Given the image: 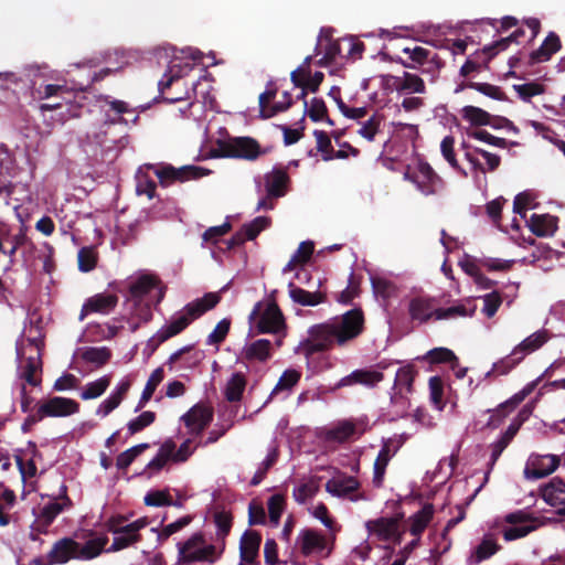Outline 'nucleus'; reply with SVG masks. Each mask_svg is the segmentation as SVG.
Here are the masks:
<instances>
[{
	"label": "nucleus",
	"mask_w": 565,
	"mask_h": 565,
	"mask_svg": "<svg viewBox=\"0 0 565 565\" xmlns=\"http://www.w3.org/2000/svg\"><path fill=\"white\" fill-rule=\"evenodd\" d=\"M289 183L290 178L285 167H275L264 175V185L269 198L285 196Z\"/></svg>",
	"instance_id": "f3484780"
},
{
	"label": "nucleus",
	"mask_w": 565,
	"mask_h": 565,
	"mask_svg": "<svg viewBox=\"0 0 565 565\" xmlns=\"http://www.w3.org/2000/svg\"><path fill=\"white\" fill-rule=\"evenodd\" d=\"M382 122V116L379 114L372 115L359 129V135L365 138L369 141H373L375 135L379 131V128Z\"/></svg>",
	"instance_id": "69168bd1"
},
{
	"label": "nucleus",
	"mask_w": 565,
	"mask_h": 565,
	"mask_svg": "<svg viewBox=\"0 0 565 565\" xmlns=\"http://www.w3.org/2000/svg\"><path fill=\"white\" fill-rule=\"evenodd\" d=\"M318 492V486L313 482L301 483L298 487L294 488L292 497L296 502L299 504H303L308 499L316 495Z\"/></svg>",
	"instance_id": "774afa93"
},
{
	"label": "nucleus",
	"mask_w": 565,
	"mask_h": 565,
	"mask_svg": "<svg viewBox=\"0 0 565 565\" xmlns=\"http://www.w3.org/2000/svg\"><path fill=\"white\" fill-rule=\"evenodd\" d=\"M301 374L296 370H286L279 377L276 386L274 387L270 396L280 391H290L300 380Z\"/></svg>",
	"instance_id": "6e6d98bb"
},
{
	"label": "nucleus",
	"mask_w": 565,
	"mask_h": 565,
	"mask_svg": "<svg viewBox=\"0 0 565 565\" xmlns=\"http://www.w3.org/2000/svg\"><path fill=\"white\" fill-rule=\"evenodd\" d=\"M462 87L475 89L492 99L495 100H508V96L505 93L495 85L489 84V83H479V82H466Z\"/></svg>",
	"instance_id": "a18cd8bd"
},
{
	"label": "nucleus",
	"mask_w": 565,
	"mask_h": 565,
	"mask_svg": "<svg viewBox=\"0 0 565 565\" xmlns=\"http://www.w3.org/2000/svg\"><path fill=\"white\" fill-rule=\"evenodd\" d=\"M513 88L518 93V96L524 102H530L532 97L545 92L544 85L537 82L514 85Z\"/></svg>",
	"instance_id": "13d9d810"
},
{
	"label": "nucleus",
	"mask_w": 565,
	"mask_h": 565,
	"mask_svg": "<svg viewBox=\"0 0 565 565\" xmlns=\"http://www.w3.org/2000/svg\"><path fill=\"white\" fill-rule=\"evenodd\" d=\"M288 292L295 303L303 307H315L327 300V295L319 289L316 288L313 291L306 290L294 282H289Z\"/></svg>",
	"instance_id": "393cba45"
},
{
	"label": "nucleus",
	"mask_w": 565,
	"mask_h": 565,
	"mask_svg": "<svg viewBox=\"0 0 565 565\" xmlns=\"http://www.w3.org/2000/svg\"><path fill=\"white\" fill-rule=\"evenodd\" d=\"M164 372L163 369L157 367L149 376L146 386L142 391L141 397L139 399V403L136 407V412L143 408L145 405L151 399L154 391L157 390L158 385L163 381Z\"/></svg>",
	"instance_id": "a19ab883"
},
{
	"label": "nucleus",
	"mask_w": 565,
	"mask_h": 565,
	"mask_svg": "<svg viewBox=\"0 0 565 565\" xmlns=\"http://www.w3.org/2000/svg\"><path fill=\"white\" fill-rule=\"evenodd\" d=\"M431 364L450 363L452 367L458 364L456 354L447 348H435L429 350L424 356Z\"/></svg>",
	"instance_id": "8fccbe9b"
},
{
	"label": "nucleus",
	"mask_w": 565,
	"mask_h": 565,
	"mask_svg": "<svg viewBox=\"0 0 565 565\" xmlns=\"http://www.w3.org/2000/svg\"><path fill=\"white\" fill-rule=\"evenodd\" d=\"M365 527L370 535H375L380 541H391L399 529L398 518H379L365 522Z\"/></svg>",
	"instance_id": "aec40b11"
},
{
	"label": "nucleus",
	"mask_w": 565,
	"mask_h": 565,
	"mask_svg": "<svg viewBox=\"0 0 565 565\" xmlns=\"http://www.w3.org/2000/svg\"><path fill=\"white\" fill-rule=\"evenodd\" d=\"M309 118L315 121L326 120L330 126H333V120L328 116V108L322 98H312L307 109Z\"/></svg>",
	"instance_id": "3c124183"
},
{
	"label": "nucleus",
	"mask_w": 565,
	"mask_h": 565,
	"mask_svg": "<svg viewBox=\"0 0 565 565\" xmlns=\"http://www.w3.org/2000/svg\"><path fill=\"white\" fill-rule=\"evenodd\" d=\"M129 300L132 302L154 300L160 303L166 295V287L161 280L153 275H141L129 285Z\"/></svg>",
	"instance_id": "39448f33"
},
{
	"label": "nucleus",
	"mask_w": 565,
	"mask_h": 565,
	"mask_svg": "<svg viewBox=\"0 0 565 565\" xmlns=\"http://www.w3.org/2000/svg\"><path fill=\"white\" fill-rule=\"evenodd\" d=\"M154 173L159 179L161 186H169L175 182L183 183L190 180H198L202 177L209 175L211 171L198 166L174 168L171 164H164L161 168H156Z\"/></svg>",
	"instance_id": "423d86ee"
},
{
	"label": "nucleus",
	"mask_w": 565,
	"mask_h": 565,
	"mask_svg": "<svg viewBox=\"0 0 565 565\" xmlns=\"http://www.w3.org/2000/svg\"><path fill=\"white\" fill-rule=\"evenodd\" d=\"M434 515V507L433 504H425L418 512H416L413 516H411L409 522V532L414 536L420 537L422 533L425 531L427 525Z\"/></svg>",
	"instance_id": "c9c22d12"
},
{
	"label": "nucleus",
	"mask_w": 565,
	"mask_h": 565,
	"mask_svg": "<svg viewBox=\"0 0 565 565\" xmlns=\"http://www.w3.org/2000/svg\"><path fill=\"white\" fill-rule=\"evenodd\" d=\"M118 303V297L115 294H97L89 297L83 305L79 320L89 313L107 315L113 311Z\"/></svg>",
	"instance_id": "a211bd4d"
},
{
	"label": "nucleus",
	"mask_w": 565,
	"mask_h": 565,
	"mask_svg": "<svg viewBox=\"0 0 565 565\" xmlns=\"http://www.w3.org/2000/svg\"><path fill=\"white\" fill-rule=\"evenodd\" d=\"M462 118L473 126H487L491 124L492 116L476 106H465L461 110Z\"/></svg>",
	"instance_id": "49530a36"
},
{
	"label": "nucleus",
	"mask_w": 565,
	"mask_h": 565,
	"mask_svg": "<svg viewBox=\"0 0 565 565\" xmlns=\"http://www.w3.org/2000/svg\"><path fill=\"white\" fill-rule=\"evenodd\" d=\"M246 384V376L242 372L234 373L226 383L224 391L225 398L231 403L239 402Z\"/></svg>",
	"instance_id": "4c0bfd02"
},
{
	"label": "nucleus",
	"mask_w": 565,
	"mask_h": 565,
	"mask_svg": "<svg viewBox=\"0 0 565 565\" xmlns=\"http://www.w3.org/2000/svg\"><path fill=\"white\" fill-rule=\"evenodd\" d=\"M277 95V87L273 82H269L267 84V88L265 92H263L258 97V105H259V117L263 119H268L274 117L275 115L279 113H284L288 110L292 104L294 100L291 98L290 93L284 92L282 97L287 98V102H277L273 105H269L270 102L276 97Z\"/></svg>",
	"instance_id": "1a4fd4ad"
},
{
	"label": "nucleus",
	"mask_w": 565,
	"mask_h": 565,
	"mask_svg": "<svg viewBox=\"0 0 565 565\" xmlns=\"http://www.w3.org/2000/svg\"><path fill=\"white\" fill-rule=\"evenodd\" d=\"M278 460V450L273 448L265 460L262 462L255 475L250 480V486H258L266 477L268 470L277 462Z\"/></svg>",
	"instance_id": "603ef678"
},
{
	"label": "nucleus",
	"mask_w": 565,
	"mask_h": 565,
	"mask_svg": "<svg viewBox=\"0 0 565 565\" xmlns=\"http://www.w3.org/2000/svg\"><path fill=\"white\" fill-rule=\"evenodd\" d=\"M271 342L267 339H259L246 345L242 352L246 361L266 362L270 359Z\"/></svg>",
	"instance_id": "7c9ffc66"
},
{
	"label": "nucleus",
	"mask_w": 565,
	"mask_h": 565,
	"mask_svg": "<svg viewBox=\"0 0 565 565\" xmlns=\"http://www.w3.org/2000/svg\"><path fill=\"white\" fill-rule=\"evenodd\" d=\"M411 179L426 195L435 194L444 186L443 179L427 162H419L417 171L412 174Z\"/></svg>",
	"instance_id": "f8f14e48"
},
{
	"label": "nucleus",
	"mask_w": 565,
	"mask_h": 565,
	"mask_svg": "<svg viewBox=\"0 0 565 565\" xmlns=\"http://www.w3.org/2000/svg\"><path fill=\"white\" fill-rule=\"evenodd\" d=\"M203 542V535L195 533L184 543L179 544V553L185 562H214L216 558V547L212 544L199 547Z\"/></svg>",
	"instance_id": "0eeeda50"
},
{
	"label": "nucleus",
	"mask_w": 565,
	"mask_h": 565,
	"mask_svg": "<svg viewBox=\"0 0 565 565\" xmlns=\"http://www.w3.org/2000/svg\"><path fill=\"white\" fill-rule=\"evenodd\" d=\"M149 447L150 445L148 443H142L122 451L116 458V467L119 470H126L135 459L149 449Z\"/></svg>",
	"instance_id": "de8ad7c7"
},
{
	"label": "nucleus",
	"mask_w": 565,
	"mask_h": 565,
	"mask_svg": "<svg viewBox=\"0 0 565 565\" xmlns=\"http://www.w3.org/2000/svg\"><path fill=\"white\" fill-rule=\"evenodd\" d=\"M173 450H175V443L171 438L164 440L156 457L146 466L143 473L150 471L148 477H151L152 473L162 470L168 461H173Z\"/></svg>",
	"instance_id": "c85d7f7f"
},
{
	"label": "nucleus",
	"mask_w": 565,
	"mask_h": 565,
	"mask_svg": "<svg viewBox=\"0 0 565 565\" xmlns=\"http://www.w3.org/2000/svg\"><path fill=\"white\" fill-rule=\"evenodd\" d=\"M313 136L316 137L317 141V150L321 152L322 159L324 161L332 160L333 147L329 135L323 130L316 129L313 131Z\"/></svg>",
	"instance_id": "bf43d9fd"
},
{
	"label": "nucleus",
	"mask_w": 565,
	"mask_h": 565,
	"mask_svg": "<svg viewBox=\"0 0 565 565\" xmlns=\"http://www.w3.org/2000/svg\"><path fill=\"white\" fill-rule=\"evenodd\" d=\"M190 434L201 435L213 419V411L202 404L191 407L182 417Z\"/></svg>",
	"instance_id": "ddd939ff"
},
{
	"label": "nucleus",
	"mask_w": 565,
	"mask_h": 565,
	"mask_svg": "<svg viewBox=\"0 0 565 565\" xmlns=\"http://www.w3.org/2000/svg\"><path fill=\"white\" fill-rule=\"evenodd\" d=\"M143 501L148 507H166L172 503V497L168 490H154L148 492Z\"/></svg>",
	"instance_id": "338daca9"
},
{
	"label": "nucleus",
	"mask_w": 565,
	"mask_h": 565,
	"mask_svg": "<svg viewBox=\"0 0 565 565\" xmlns=\"http://www.w3.org/2000/svg\"><path fill=\"white\" fill-rule=\"evenodd\" d=\"M559 458L555 455L542 456L533 462L531 469H525V475L529 478L541 479L553 473L559 466Z\"/></svg>",
	"instance_id": "c756f323"
},
{
	"label": "nucleus",
	"mask_w": 565,
	"mask_h": 565,
	"mask_svg": "<svg viewBox=\"0 0 565 565\" xmlns=\"http://www.w3.org/2000/svg\"><path fill=\"white\" fill-rule=\"evenodd\" d=\"M561 47L562 43L559 36L555 32H550L541 46L530 53L527 65L533 66L550 61Z\"/></svg>",
	"instance_id": "4be33fe9"
},
{
	"label": "nucleus",
	"mask_w": 565,
	"mask_h": 565,
	"mask_svg": "<svg viewBox=\"0 0 565 565\" xmlns=\"http://www.w3.org/2000/svg\"><path fill=\"white\" fill-rule=\"evenodd\" d=\"M156 420V413L151 411H146L141 413L136 418L131 419L127 424L128 433L130 436L143 430L146 427L150 426Z\"/></svg>",
	"instance_id": "5fc2aeb1"
},
{
	"label": "nucleus",
	"mask_w": 565,
	"mask_h": 565,
	"mask_svg": "<svg viewBox=\"0 0 565 565\" xmlns=\"http://www.w3.org/2000/svg\"><path fill=\"white\" fill-rule=\"evenodd\" d=\"M61 499L62 502L52 501L41 509L36 518L38 530L40 532H46V529L54 522L56 516L65 509H68L73 505L72 500L66 494L65 486L62 487Z\"/></svg>",
	"instance_id": "2eb2a0df"
},
{
	"label": "nucleus",
	"mask_w": 565,
	"mask_h": 565,
	"mask_svg": "<svg viewBox=\"0 0 565 565\" xmlns=\"http://www.w3.org/2000/svg\"><path fill=\"white\" fill-rule=\"evenodd\" d=\"M231 328V320L222 319L217 322L214 330L209 334L206 343L210 345L221 344L227 337Z\"/></svg>",
	"instance_id": "680f3d73"
},
{
	"label": "nucleus",
	"mask_w": 565,
	"mask_h": 565,
	"mask_svg": "<svg viewBox=\"0 0 565 565\" xmlns=\"http://www.w3.org/2000/svg\"><path fill=\"white\" fill-rule=\"evenodd\" d=\"M175 67L177 65L170 66L169 72L163 75L162 79L158 84L162 98L169 103H175L184 99L183 96H177L175 93L170 92L172 84L179 82L181 78V70L175 72Z\"/></svg>",
	"instance_id": "f704fd0d"
},
{
	"label": "nucleus",
	"mask_w": 565,
	"mask_h": 565,
	"mask_svg": "<svg viewBox=\"0 0 565 565\" xmlns=\"http://www.w3.org/2000/svg\"><path fill=\"white\" fill-rule=\"evenodd\" d=\"M262 302H257L249 315L250 321L256 322L259 333H280L286 329L285 317L276 301L267 303L265 310L262 312Z\"/></svg>",
	"instance_id": "20e7f679"
},
{
	"label": "nucleus",
	"mask_w": 565,
	"mask_h": 565,
	"mask_svg": "<svg viewBox=\"0 0 565 565\" xmlns=\"http://www.w3.org/2000/svg\"><path fill=\"white\" fill-rule=\"evenodd\" d=\"M36 407L44 418L67 417L79 412V404L72 398L53 396L36 404Z\"/></svg>",
	"instance_id": "6e6552de"
},
{
	"label": "nucleus",
	"mask_w": 565,
	"mask_h": 565,
	"mask_svg": "<svg viewBox=\"0 0 565 565\" xmlns=\"http://www.w3.org/2000/svg\"><path fill=\"white\" fill-rule=\"evenodd\" d=\"M435 300L428 296H417L411 299L408 312L413 320L420 323L427 322L431 317L436 318Z\"/></svg>",
	"instance_id": "5701e85b"
},
{
	"label": "nucleus",
	"mask_w": 565,
	"mask_h": 565,
	"mask_svg": "<svg viewBox=\"0 0 565 565\" xmlns=\"http://www.w3.org/2000/svg\"><path fill=\"white\" fill-rule=\"evenodd\" d=\"M98 253L93 246H84L77 253V265L82 273H89L97 266Z\"/></svg>",
	"instance_id": "c03bdc74"
},
{
	"label": "nucleus",
	"mask_w": 565,
	"mask_h": 565,
	"mask_svg": "<svg viewBox=\"0 0 565 565\" xmlns=\"http://www.w3.org/2000/svg\"><path fill=\"white\" fill-rule=\"evenodd\" d=\"M296 545L299 547L302 556L308 557L312 554H319L327 548L326 536L313 529H302L296 540Z\"/></svg>",
	"instance_id": "4468645a"
},
{
	"label": "nucleus",
	"mask_w": 565,
	"mask_h": 565,
	"mask_svg": "<svg viewBox=\"0 0 565 565\" xmlns=\"http://www.w3.org/2000/svg\"><path fill=\"white\" fill-rule=\"evenodd\" d=\"M557 222L558 218L551 214H532L527 221V225L534 235L545 237L556 232Z\"/></svg>",
	"instance_id": "cd10ccee"
},
{
	"label": "nucleus",
	"mask_w": 565,
	"mask_h": 565,
	"mask_svg": "<svg viewBox=\"0 0 565 565\" xmlns=\"http://www.w3.org/2000/svg\"><path fill=\"white\" fill-rule=\"evenodd\" d=\"M547 339L546 330L534 332L513 349V355H523L524 358L526 354L540 349Z\"/></svg>",
	"instance_id": "e433bc0d"
},
{
	"label": "nucleus",
	"mask_w": 565,
	"mask_h": 565,
	"mask_svg": "<svg viewBox=\"0 0 565 565\" xmlns=\"http://www.w3.org/2000/svg\"><path fill=\"white\" fill-rule=\"evenodd\" d=\"M360 488V482L352 476H340L327 481L326 490L338 498H349L351 501L365 499L363 493L354 494Z\"/></svg>",
	"instance_id": "9b49d317"
},
{
	"label": "nucleus",
	"mask_w": 565,
	"mask_h": 565,
	"mask_svg": "<svg viewBox=\"0 0 565 565\" xmlns=\"http://www.w3.org/2000/svg\"><path fill=\"white\" fill-rule=\"evenodd\" d=\"M476 308L473 307L471 310H468L465 305H457L449 308H437L436 319H451L455 317H471L475 313Z\"/></svg>",
	"instance_id": "052dcab7"
},
{
	"label": "nucleus",
	"mask_w": 565,
	"mask_h": 565,
	"mask_svg": "<svg viewBox=\"0 0 565 565\" xmlns=\"http://www.w3.org/2000/svg\"><path fill=\"white\" fill-rule=\"evenodd\" d=\"M24 350L22 345L17 344V359L20 362L19 376L23 379L29 385L38 387L42 383V359L41 353L38 351L35 355H30L24 360Z\"/></svg>",
	"instance_id": "9d476101"
},
{
	"label": "nucleus",
	"mask_w": 565,
	"mask_h": 565,
	"mask_svg": "<svg viewBox=\"0 0 565 565\" xmlns=\"http://www.w3.org/2000/svg\"><path fill=\"white\" fill-rule=\"evenodd\" d=\"M392 458L390 445L385 443L381 450L377 454V457L374 461V471H373V484L376 488L382 487L386 467Z\"/></svg>",
	"instance_id": "58836bf2"
},
{
	"label": "nucleus",
	"mask_w": 565,
	"mask_h": 565,
	"mask_svg": "<svg viewBox=\"0 0 565 565\" xmlns=\"http://www.w3.org/2000/svg\"><path fill=\"white\" fill-rule=\"evenodd\" d=\"M364 323L362 309L353 308L326 322L313 324L308 329L309 337L300 342L298 352L310 358L334 345L344 347L363 333Z\"/></svg>",
	"instance_id": "f257e3e1"
},
{
	"label": "nucleus",
	"mask_w": 565,
	"mask_h": 565,
	"mask_svg": "<svg viewBox=\"0 0 565 565\" xmlns=\"http://www.w3.org/2000/svg\"><path fill=\"white\" fill-rule=\"evenodd\" d=\"M541 497L552 505H565V481L559 477L552 478L540 488Z\"/></svg>",
	"instance_id": "bb28decb"
},
{
	"label": "nucleus",
	"mask_w": 565,
	"mask_h": 565,
	"mask_svg": "<svg viewBox=\"0 0 565 565\" xmlns=\"http://www.w3.org/2000/svg\"><path fill=\"white\" fill-rule=\"evenodd\" d=\"M372 288L374 294L384 300L395 296L397 291L396 286L391 280L382 277L372 278Z\"/></svg>",
	"instance_id": "864d4df0"
},
{
	"label": "nucleus",
	"mask_w": 565,
	"mask_h": 565,
	"mask_svg": "<svg viewBox=\"0 0 565 565\" xmlns=\"http://www.w3.org/2000/svg\"><path fill=\"white\" fill-rule=\"evenodd\" d=\"M386 78L397 93L424 94L426 92L423 78L416 74L403 72L402 75H387Z\"/></svg>",
	"instance_id": "6ab92c4d"
},
{
	"label": "nucleus",
	"mask_w": 565,
	"mask_h": 565,
	"mask_svg": "<svg viewBox=\"0 0 565 565\" xmlns=\"http://www.w3.org/2000/svg\"><path fill=\"white\" fill-rule=\"evenodd\" d=\"M355 434V425L351 420H342L326 433V439L329 441L344 443Z\"/></svg>",
	"instance_id": "37998d69"
},
{
	"label": "nucleus",
	"mask_w": 565,
	"mask_h": 565,
	"mask_svg": "<svg viewBox=\"0 0 565 565\" xmlns=\"http://www.w3.org/2000/svg\"><path fill=\"white\" fill-rule=\"evenodd\" d=\"M110 385V376L105 375L98 380L87 383L81 393L82 399H94L102 396Z\"/></svg>",
	"instance_id": "09e8293b"
},
{
	"label": "nucleus",
	"mask_w": 565,
	"mask_h": 565,
	"mask_svg": "<svg viewBox=\"0 0 565 565\" xmlns=\"http://www.w3.org/2000/svg\"><path fill=\"white\" fill-rule=\"evenodd\" d=\"M271 223L268 216H257L250 223L244 224L242 227L245 231V238L250 241L255 239L258 234L266 230Z\"/></svg>",
	"instance_id": "4d7b16f0"
},
{
	"label": "nucleus",
	"mask_w": 565,
	"mask_h": 565,
	"mask_svg": "<svg viewBox=\"0 0 565 565\" xmlns=\"http://www.w3.org/2000/svg\"><path fill=\"white\" fill-rule=\"evenodd\" d=\"M126 521L125 516L118 515L113 516L107 522V529L109 532L114 533L116 536L113 540V544L108 551L116 552L124 550L134 543H137L141 540L140 535H135L132 532H125L122 523Z\"/></svg>",
	"instance_id": "dca6fc26"
},
{
	"label": "nucleus",
	"mask_w": 565,
	"mask_h": 565,
	"mask_svg": "<svg viewBox=\"0 0 565 565\" xmlns=\"http://www.w3.org/2000/svg\"><path fill=\"white\" fill-rule=\"evenodd\" d=\"M218 157L235 158L247 161L258 159L265 151L262 150L259 142L252 137H233L218 142L216 150Z\"/></svg>",
	"instance_id": "7ed1b4c3"
},
{
	"label": "nucleus",
	"mask_w": 565,
	"mask_h": 565,
	"mask_svg": "<svg viewBox=\"0 0 565 565\" xmlns=\"http://www.w3.org/2000/svg\"><path fill=\"white\" fill-rule=\"evenodd\" d=\"M262 543V535L254 530H247L241 537L239 555L242 562L253 564L258 557V552Z\"/></svg>",
	"instance_id": "b1692460"
},
{
	"label": "nucleus",
	"mask_w": 565,
	"mask_h": 565,
	"mask_svg": "<svg viewBox=\"0 0 565 565\" xmlns=\"http://www.w3.org/2000/svg\"><path fill=\"white\" fill-rule=\"evenodd\" d=\"M429 395L430 401L435 405L436 408L443 409L444 403V383L443 380L439 376H431L429 379Z\"/></svg>",
	"instance_id": "e2e57ef3"
},
{
	"label": "nucleus",
	"mask_w": 565,
	"mask_h": 565,
	"mask_svg": "<svg viewBox=\"0 0 565 565\" xmlns=\"http://www.w3.org/2000/svg\"><path fill=\"white\" fill-rule=\"evenodd\" d=\"M384 379V374L377 371L371 370H355L351 374L342 377L338 384L337 388L350 386L353 384H362L366 386H374L377 383L382 382Z\"/></svg>",
	"instance_id": "a878e982"
},
{
	"label": "nucleus",
	"mask_w": 565,
	"mask_h": 565,
	"mask_svg": "<svg viewBox=\"0 0 565 565\" xmlns=\"http://www.w3.org/2000/svg\"><path fill=\"white\" fill-rule=\"evenodd\" d=\"M500 550V545L491 535H486L480 544L475 548L471 555V563L479 564L480 562L490 558Z\"/></svg>",
	"instance_id": "ea45409f"
},
{
	"label": "nucleus",
	"mask_w": 565,
	"mask_h": 565,
	"mask_svg": "<svg viewBox=\"0 0 565 565\" xmlns=\"http://www.w3.org/2000/svg\"><path fill=\"white\" fill-rule=\"evenodd\" d=\"M221 301L216 292H207L202 298L186 303L170 322L157 331L147 342V349L153 353L163 342L183 332L194 320L213 309Z\"/></svg>",
	"instance_id": "f03ea898"
},
{
	"label": "nucleus",
	"mask_w": 565,
	"mask_h": 565,
	"mask_svg": "<svg viewBox=\"0 0 565 565\" xmlns=\"http://www.w3.org/2000/svg\"><path fill=\"white\" fill-rule=\"evenodd\" d=\"M407 395L408 394H406L405 392L392 390L388 411L391 422H395L408 415L411 402Z\"/></svg>",
	"instance_id": "2f4dec72"
},
{
	"label": "nucleus",
	"mask_w": 565,
	"mask_h": 565,
	"mask_svg": "<svg viewBox=\"0 0 565 565\" xmlns=\"http://www.w3.org/2000/svg\"><path fill=\"white\" fill-rule=\"evenodd\" d=\"M416 375L417 370L413 364H407L399 367L395 374L392 390L405 392L406 394L413 393V385Z\"/></svg>",
	"instance_id": "473e14b6"
},
{
	"label": "nucleus",
	"mask_w": 565,
	"mask_h": 565,
	"mask_svg": "<svg viewBox=\"0 0 565 565\" xmlns=\"http://www.w3.org/2000/svg\"><path fill=\"white\" fill-rule=\"evenodd\" d=\"M77 542L72 537H62L54 542L49 552V563L53 565L65 564L71 559H77Z\"/></svg>",
	"instance_id": "412c9836"
},
{
	"label": "nucleus",
	"mask_w": 565,
	"mask_h": 565,
	"mask_svg": "<svg viewBox=\"0 0 565 565\" xmlns=\"http://www.w3.org/2000/svg\"><path fill=\"white\" fill-rule=\"evenodd\" d=\"M107 543H108L107 536L95 537V539L88 540L83 545L77 542V548H76L77 550L76 551L77 559L88 561V559H93V558L99 556L103 553Z\"/></svg>",
	"instance_id": "72a5a7b5"
},
{
	"label": "nucleus",
	"mask_w": 565,
	"mask_h": 565,
	"mask_svg": "<svg viewBox=\"0 0 565 565\" xmlns=\"http://www.w3.org/2000/svg\"><path fill=\"white\" fill-rule=\"evenodd\" d=\"M267 507L270 522L277 525L285 509V498L274 494L268 499Z\"/></svg>",
	"instance_id": "0e129e2a"
},
{
	"label": "nucleus",
	"mask_w": 565,
	"mask_h": 565,
	"mask_svg": "<svg viewBox=\"0 0 565 565\" xmlns=\"http://www.w3.org/2000/svg\"><path fill=\"white\" fill-rule=\"evenodd\" d=\"M81 358L83 361L100 367L109 362L111 351L106 347H90L82 352Z\"/></svg>",
	"instance_id": "79ce46f5"
}]
</instances>
